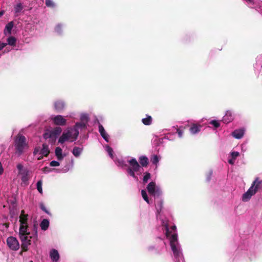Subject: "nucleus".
I'll use <instances>...</instances> for the list:
<instances>
[{"mask_svg":"<svg viewBox=\"0 0 262 262\" xmlns=\"http://www.w3.org/2000/svg\"><path fill=\"white\" fill-rule=\"evenodd\" d=\"M50 153V150L48 145L46 144H43L41 148L39 147H36L35 148L33 154L35 156H37V159L38 160H41L42 159L43 156H47Z\"/></svg>","mask_w":262,"mask_h":262,"instance_id":"nucleus-11","label":"nucleus"},{"mask_svg":"<svg viewBox=\"0 0 262 262\" xmlns=\"http://www.w3.org/2000/svg\"><path fill=\"white\" fill-rule=\"evenodd\" d=\"M51 119L55 125L58 126H65L67 123V119L61 115H52Z\"/></svg>","mask_w":262,"mask_h":262,"instance_id":"nucleus-13","label":"nucleus"},{"mask_svg":"<svg viewBox=\"0 0 262 262\" xmlns=\"http://www.w3.org/2000/svg\"><path fill=\"white\" fill-rule=\"evenodd\" d=\"M245 129L244 128L236 129L232 132V136L236 139H242L245 134Z\"/></svg>","mask_w":262,"mask_h":262,"instance_id":"nucleus-17","label":"nucleus"},{"mask_svg":"<svg viewBox=\"0 0 262 262\" xmlns=\"http://www.w3.org/2000/svg\"><path fill=\"white\" fill-rule=\"evenodd\" d=\"M141 194L143 199L148 204H150V200L148 199L147 192L145 190H141Z\"/></svg>","mask_w":262,"mask_h":262,"instance_id":"nucleus-32","label":"nucleus"},{"mask_svg":"<svg viewBox=\"0 0 262 262\" xmlns=\"http://www.w3.org/2000/svg\"><path fill=\"white\" fill-rule=\"evenodd\" d=\"M16 43V39L15 37L11 36L7 38V45L14 46Z\"/></svg>","mask_w":262,"mask_h":262,"instance_id":"nucleus-31","label":"nucleus"},{"mask_svg":"<svg viewBox=\"0 0 262 262\" xmlns=\"http://www.w3.org/2000/svg\"><path fill=\"white\" fill-rule=\"evenodd\" d=\"M74 166V159H72L70 161V163L69 164L66 165L62 169H53L55 172L58 173H66L68 172L69 170L72 169Z\"/></svg>","mask_w":262,"mask_h":262,"instance_id":"nucleus-15","label":"nucleus"},{"mask_svg":"<svg viewBox=\"0 0 262 262\" xmlns=\"http://www.w3.org/2000/svg\"><path fill=\"white\" fill-rule=\"evenodd\" d=\"M39 207L41 210L44 211L45 213H46L47 214L49 215H51V213L46 208L45 205L43 204V203H39Z\"/></svg>","mask_w":262,"mask_h":262,"instance_id":"nucleus-38","label":"nucleus"},{"mask_svg":"<svg viewBox=\"0 0 262 262\" xmlns=\"http://www.w3.org/2000/svg\"><path fill=\"white\" fill-rule=\"evenodd\" d=\"M45 4L47 7L55 8L56 4L52 0H45Z\"/></svg>","mask_w":262,"mask_h":262,"instance_id":"nucleus-34","label":"nucleus"},{"mask_svg":"<svg viewBox=\"0 0 262 262\" xmlns=\"http://www.w3.org/2000/svg\"><path fill=\"white\" fill-rule=\"evenodd\" d=\"M4 172V168L2 163L0 162V175L2 174Z\"/></svg>","mask_w":262,"mask_h":262,"instance_id":"nucleus-46","label":"nucleus"},{"mask_svg":"<svg viewBox=\"0 0 262 262\" xmlns=\"http://www.w3.org/2000/svg\"><path fill=\"white\" fill-rule=\"evenodd\" d=\"M155 205L157 210V219L160 220L162 226L163 233L166 239L169 243L172 252L174 262H185L181 246L178 241L176 226L173 225L170 228L168 226V221L161 217L160 212L163 208V200L161 196L154 197Z\"/></svg>","mask_w":262,"mask_h":262,"instance_id":"nucleus-1","label":"nucleus"},{"mask_svg":"<svg viewBox=\"0 0 262 262\" xmlns=\"http://www.w3.org/2000/svg\"><path fill=\"white\" fill-rule=\"evenodd\" d=\"M7 45V43L0 41V51L3 50Z\"/></svg>","mask_w":262,"mask_h":262,"instance_id":"nucleus-44","label":"nucleus"},{"mask_svg":"<svg viewBox=\"0 0 262 262\" xmlns=\"http://www.w3.org/2000/svg\"><path fill=\"white\" fill-rule=\"evenodd\" d=\"M147 190L154 198L161 196L162 194L161 188L156 185L155 182L152 181L147 185Z\"/></svg>","mask_w":262,"mask_h":262,"instance_id":"nucleus-10","label":"nucleus"},{"mask_svg":"<svg viewBox=\"0 0 262 262\" xmlns=\"http://www.w3.org/2000/svg\"><path fill=\"white\" fill-rule=\"evenodd\" d=\"M76 114L75 112H70L68 114L67 117H68L72 119H76Z\"/></svg>","mask_w":262,"mask_h":262,"instance_id":"nucleus-42","label":"nucleus"},{"mask_svg":"<svg viewBox=\"0 0 262 262\" xmlns=\"http://www.w3.org/2000/svg\"><path fill=\"white\" fill-rule=\"evenodd\" d=\"M8 247L13 251H17L19 249L20 245L17 239L13 236H9L7 239Z\"/></svg>","mask_w":262,"mask_h":262,"instance_id":"nucleus-12","label":"nucleus"},{"mask_svg":"<svg viewBox=\"0 0 262 262\" xmlns=\"http://www.w3.org/2000/svg\"><path fill=\"white\" fill-rule=\"evenodd\" d=\"M150 178H151V174L149 172H144L143 178V183L144 184L147 183V182L150 179Z\"/></svg>","mask_w":262,"mask_h":262,"instance_id":"nucleus-33","label":"nucleus"},{"mask_svg":"<svg viewBox=\"0 0 262 262\" xmlns=\"http://www.w3.org/2000/svg\"><path fill=\"white\" fill-rule=\"evenodd\" d=\"M16 169L17 170V176L21 180V185H28L29 181L31 178L30 170L22 163L17 164Z\"/></svg>","mask_w":262,"mask_h":262,"instance_id":"nucleus-5","label":"nucleus"},{"mask_svg":"<svg viewBox=\"0 0 262 262\" xmlns=\"http://www.w3.org/2000/svg\"><path fill=\"white\" fill-rule=\"evenodd\" d=\"M98 130H99V132L100 135L103 138V139L106 142H109V139H110L109 135H108V134L105 131V130L104 128L103 127V125L101 123H99V124H98Z\"/></svg>","mask_w":262,"mask_h":262,"instance_id":"nucleus-18","label":"nucleus"},{"mask_svg":"<svg viewBox=\"0 0 262 262\" xmlns=\"http://www.w3.org/2000/svg\"><path fill=\"white\" fill-rule=\"evenodd\" d=\"M20 226L18 236L21 242V248L24 252L29 250L30 246L33 249H36L38 243L37 227L34 225L31 231L29 228L28 215L22 211L19 216Z\"/></svg>","mask_w":262,"mask_h":262,"instance_id":"nucleus-2","label":"nucleus"},{"mask_svg":"<svg viewBox=\"0 0 262 262\" xmlns=\"http://www.w3.org/2000/svg\"><path fill=\"white\" fill-rule=\"evenodd\" d=\"M234 119V116L231 111H227L223 117L222 121L225 123H229Z\"/></svg>","mask_w":262,"mask_h":262,"instance_id":"nucleus-19","label":"nucleus"},{"mask_svg":"<svg viewBox=\"0 0 262 262\" xmlns=\"http://www.w3.org/2000/svg\"><path fill=\"white\" fill-rule=\"evenodd\" d=\"M4 14V12H0V17L2 16Z\"/></svg>","mask_w":262,"mask_h":262,"instance_id":"nucleus-48","label":"nucleus"},{"mask_svg":"<svg viewBox=\"0 0 262 262\" xmlns=\"http://www.w3.org/2000/svg\"><path fill=\"white\" fill-rule=\"evenodd\" d=\"M246 5L251 8H256L257 6V2L255 0H245Z\"/></svg>","mask_w":262,"mask_h":262,"instance_id":"nucleus-29","label":"nucleus"},{"mask_svg":"<svg viewBox=\"0 0 262 262\" xmlns=\"http://www.w3.org/2000/svg\"><path fill=\"white\" fill-rule=\"evenodd\" d=\"M30 262H33V261H30Z\"/></svg>","mask_w":262,"mask_h":262,"instance_id":"nucleus-49","label":"nucleus"},{"mask_svg":"<svg viewBox=\"0 0 262 262\" xmlns=\"http://www.w3.org/2000/svg\"><path fill=\"white\" fill-rule=\"evenodd\" d=\"M61 128L57 126L46 132L44 134V138L45 139H49L51 141H55L61 134Z\"/></svg>","mask_w":262,"mask_h":262,"instance_id":"nucleus-9","label":"nucleus"},{"mask_svg":"<svg viewBox=\"0 0 262 262\" xmlns=\"http://www.w3.org/2000/svg\"><path fill=\"white\" fill-rule=\"evenodd\" d=\"M14 26V23L13 21H10L8 23L4 29V33L5 35H10L11 34L12 30Z\"/></svg>","mask_w":262,"mask_h":262,"instance_id":"nucleus-24","label":"nucleus"},{"mask_svg":"<svg viewBox=\"0 0 262 262\" xmlns=\"http://www.w3.org/2000/svg\"><path fill=\"white\" fill-rule=\"evenodd\" d=\"M50 225L49 220L48 219H43L40 223V227L42 230H47Z\"/></svg>","mask_w":262,"mask_h":262,"instance_id":"nucleus-26","label":"nucleus"},{"mask_svg":"<svg viewBox=\"0 0 262 262\" xmlns=\"http://www.w3.org/2000/svg\"><path fill=\"white\" fill-rule=\"evenodd\" d=\"M105 149L106 151L107 152L108 156L111 157L112 159H113L114 160L116 159H114V157L113 155V150L112 147H111L109 145H106L104 146ZM119 157H117V158H118Z\"/></svg>","mask_w":262,"mask_h":262,"instance_id":"nucleus-30","label":"nucleus"},{"mask_svg":"<svg viewBox=\"0 0 262 262\" xmlns=\"http://www.w3.org/2000/svg\"><path fill=\"white\" fill-rule=\"evenodd\" d=\"M85 125L82 122H76L72 126L68 127L58 139V143L63 144L66 142L75 141L79 135V131L83 129Z\"/></svg>","mask_w":262,"mask_h":262,"instance_id":"nucleus-4","label":"nucleus"},{"mask_svg":"<svg viewBox=\"0 0 262 262\" xmlns=\"http://www.w3.org/2000/svg\"><path fill=\"white\" fill-rule=\"evenodd\" d=\"M50 258L52 262H58L60 259L59 253L56 249H52L49 252Z\"/></svg>","mask_w":262,"mask_h":262,"instance_id":"nucleus-16","label":"nucleus"},{"mask_svg":"<svg viewBox=\"0 0 262 262\" xmlns=\"http://www.w3.org/2000/svg\"><path fill=\"white\" fill-rule=\"evenodd\" d=\"M55 155L58 161H61L66 156V154L63 152L62 149L60 147H56L55 149Z\"/></svg>","mask_w":262,"mask_h":262,"instance_id":"nucleus-20","label":"nucleus"},{"mask_svg":"<svg viewBox=\"0 0 262 262\" xmlns=\"http://www.w3.org/2000/svg\"><path fill=\"white\" fill-rule=\"evenodd\" d=\"M53 105L54 110L58 113L63 112L66 107L65 102L60 99L55 101Z\"/></svg>","mask_w":262,"mask_h":262,"instance_id":"nucleus-14","label":"nucleus"},{"mask_svg":"<svg viewBox=\"0 0 262 262\" xmlns=\"http://www.w3.org/2000/svg\"><path fill=\"white\" fill-rule=\"evenodd\" d=\"M23 9V5L21 3H18L15 7H14V10L16 14H18L20 13L21 10Z\"/></svg>","mask_w":262,"mask_h":262,"instance_id":"nucleus-36","label":"nucleus"},{"mask_svg":"<svg viewBox=\"0 0 262 262\" xmlns=\"http://www.w3.org/2000/svg\"><path fill=\"white\" fill-rule=\"evenodd\" d=\"M166 248V242L160 237L156 239L155 245L148 246L147 248L148 251L155 254H161Z\"/></svg>","mask_w":262,"mask_h":262,"instance_id":"nucleus-8","label":"nucleus"},{"mask_svg":"<svg viewBox=\"0 0 262 262\" xmlns=\"http://www.w3.org/2000/svg\"><path fill=\"white\" fill-rule=\"evenodd\" d=\"M239 156V153L238 151H231L230 154L228 161L231 165H233L236 158Z\"/></svg>","mask_w":262,"mask_h":262,"instance_id":"nucleus-21","label":"nucleus"},{"mask_svg":"<svg viewBox=\"0 0 262 262\" xmlns=\"http://www.w3.org/2000/svg\"><path fill=\"white\" fill-rule=\"evenodd\" d=\"M139 163L135 158L132 157H120L114 160L116 165L121 169H125L126 174L133 178L135 181H138V176L143 171V167H146L149 161L145 156H141L139 158Z\"/></svg>","mask_w":262,"mask_h":262,"instance_id":"nucleus-3","label":"nucleus"},{"mask_svg":"<svg viewBox=\"0 0 262 262\" xmlns=\"http://www.w3.org/2000/svg\"><path fill=\"white\" fill-rule=\"evenodd\" d=\"M50 165L51 167H57L60 165V163L58 161L53 160L50 163Z\"/></svg>","mask_w":262,"mask_h":262,"instance_id":"nucleus-41","label":"nucleus"},{"mask_svg":"<svg viewBox=\"0 0 262 262\" xmlns=\"http://www.w3.org/2000/svg\"><path fill=\"white\" fill-rule=\"evenodd\" d=\"M213 171L212 170H209V171L206 174V180L207 182H209L212 178Z\"/></svg>","mask_w":262,"mask_h":262,"instance_id":"nucleus-40","label":"nucleus"},{"mask_svg":"<svg viewBox=\"0 0 262 262\" xmlns=\"http://www.w3.org/2000/svg\"><path fill=\"white\" fill-rule=\"evenodd\" d=\"M209 124L213 126L215 128L220 126V123L219 121L215 120H211L209 122Z\"/></svg>","mask_w":262,"mask_h":262,"instance_id":"nucleus-39","label":"nucleus"},{"mask_svg":"<svg viewBox=\"0 0 262 262\" xmlns=\"http://www.w3.org/2000/svg\"><path fill=\"white\" fill-rule=\"evenodd\" d=\"M83 151V148L78 146H75L73 147L72 153L76 158H78L81 155Z\"/></svg>","mask_w":262,"mask_h":262,"instance_id":"nucleus-25","label":"nucleus"},{"mask_svg":"<svg viewBox=\"0 0 262 262\" xmlns=\"http://www.w3.org/2000/svg\"><path fill=\"white\" fill-rule=\"evenodd\" d=\"M202 126L200 124H193L190 127V132L192 135L198 134L201 130Z\"/></svg>","mask_w":262,"mask_h":262,"instance_id":"nucleus-23","label":"nucleus"},{"mask_svg":"<svg viewBox=\"0 0 262 262\" xmlns=\"http://www.w3.org/2000/svg\"><path fill=\"white\" fill-rule=\"evenodd\" d=\"M152 122V117L148 115H146V117L142 119V122L145 125H150V124H151Z\"/></svg>","mask_w":262,"mask_h":262,"instance_id":"nucleus-28","label":"nucleus"},{"mask_svg":"<svg viewBox=\"0 0 262 262\" xmlns=\"http://www.w3.org/2000/svg\"><path fill=\"white\" fill-rule=\"evenodd\" d=\"M15 147L16 154L20 156L25 150L28 148V145L26 142V139L25 136L21 135H18L15 140Z\"/></svg>","mask_w":262,"mask_h":262,"instance_id":"nucleus-7","label":"nucleus"},{"mask_svg":"<svg viewBox=\"0 0 262 262\" xmlns=\"http://www.w3.org/2000/svg\"><path fill=\"white\" fill-rule=\"evenodd\" d=\"M261 183L262 181L259 180L258 178H256L248 190L242 195V201L244 202H248L252 196L257 192Z\"/></svg>","mask_w":262,"mask_h":262,"instance_id":"nucleus-6","label":"nucleus"},{"mask_svg":"<svg viewBox=\"0 0 262 262\" xmlns=\"http://www.w3.org/2000/svg\"><path fill=\"white\" fill-rule=\"evenodd\" d=\"M64 25L62 24H58L55 27V31L58 35H62Z\"/></svg>","mask_w":262,"mask_h":262,"instance_id":"nucleus-27","label":"nucleus"},{"mask_svg":"<svg viewBox=\"0 0 262 262\" xmlns=\"http://www.w3.org/2000/svg\"><path fill=\"white\" fill-rule=\"evenodd\" d=\"M89 115L88 114L86 113H81L80 115V121H79L78 122H82L83 123L85 126L83 127V129H85L86 128L87 124L88 121H89Z\"/></svg>","mask_w":262,"mask_h":262,"instance_id":"nucleus-22","label":"nucleus"},{"mask_svg":"<svg viewBox=\"0 0 262 262\" xmlns=\"http://www.w3.org/2000/svg\"><path fill=\"white\" fill-rule=\"evenodd\" d=\"M171 134H167L165 136V138L168 139V140H172V139L171 138Z\"/></svg>","mask_w":262,"mask_h":262,"instance_id":"nucleus-47","label":"nucleus"},{"mask_svg":"<svg viewBox=\"0 0 262 262\" xmlns=\"http://www.w3.org/2000/svg\"><path fill=\"white\" fill-rule=\"evenodd\" d=\"M160 158L157 155L152 156L150 158V161L154 165H157L159 161Z\"/></svg>","mask_w":262,"mask_h":262,"instance_id":"nucleus-37","label":"nucleus"},{"mask_svg":"<svg viewBox=\"0 0 262 262\" xmlns=\"http://www.w3.org/2000/svg\"><path fill=\"white\" fill-rule=\"evenodd\" d=\"M177 133L178 134V136L180 138H182L183 137V132L182 130H181L180 129H177Z\"/></svg>","mask_w":262,"mask_h":262,"instance_id":"nucleus-45","label":"nucleus"},{"mask_svg":"<svg viewBox=\"0 0 262 262\" xmlns=\"http://www.w3.org/2000/svg\"><path fill=\"white\" fill-rule=\"evenodd\" d=\"M42 185V182L41 180H40L37 182L36 189H37L38 191L41 194L43 193Z\"/></svg>","mask_w":262,"mask_h":262,"instance_id":"nucleus-35","label":"nucleus"},{"mask_svg":"<svg viewBox=\"0 0 262 262\" xmlns=\"http://www.w3.org/2000/svg\"><path fill=\"white\" fill-rule=\"evenodd\" d=\"M43 171L45 172V173H49V172H50L51 171H52V170L50 169L49 167H45L43 168Z\"/></svg>","mask_w":262,"mask_h":262,"instance_id":"nucleus-43","label":"nucleus"}]
</instances>
